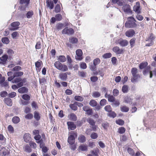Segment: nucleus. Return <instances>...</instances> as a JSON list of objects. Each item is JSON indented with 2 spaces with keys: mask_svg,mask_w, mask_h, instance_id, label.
I'll return each instance as SVG.
<instances>
[{
  "mask_svg": "<svg viewBox=\"0 0 156 156\" xmlns=\"http://www.w3.org/2000/svg\"><path fill=\"white\" fill-rule=\"evenodd\" d=\"M155 110H151L149 111L147 113V117L149 119L150 121L148 122V125H149L150 127H155L156 125L154 124L155 122V120L153 117L154 115V113Z\"/></svg>",
  "mask_w": 156,
  "mask_h": 156,
  "instance_id": "f257e3e1",
  "label": "nucleus"
},
{
  "mask_svg": "<svg viewBox=\"0 0 156 156\" xmlns=\"http://www.w3.org/2000/svg\"><path fill=\"white\" fill-rule=\"evenodd\" d=\"M30 0H20L19 4H20L19 8L20 11H25L28 8Z\"/></svg>",
  "mask_w": 156,
  "mask_h": 156,
  "instance_id": "f03ea898",
  "label": "nucleus"
},
{
  "mask_svg": "<svg viewBox=\"0 0 156 156\" xmlns=\"http://www.w3.org/2000/svg\"><path fill=\"white\" fill-rule=\"evenodd\" d=\"M70 135L68 137L67 141L69 144L73 145L74 144L75 139L77 136V134L76 132H70Z\"/></svg>",
  "mask_w": 156,
  "mask_h": 156,
  "instance_id": "7ed1b4c3",
  "label": "nucleus"
},
{
  "mask_svg": "<svg viewBox=\"0 0 156 156\" xmlns=\"http://www.w3.org/2000/svg\"><path fill=\"white\" fill-rule=\"evenodd\" d=\"M74 33V30L71 28L66 27L62 31V33L63 34H67L68 35H73Z\"/></svg>",
  "mask_w": 156,
  "mask_h": 156,
  "instance_id": "20e7f679",
  "label": "nucleus"
},
{
  "mask_svg": "<svg viewBox=\"0 0 156 156\" xmlns=\"http://www.w3.org/2000/svg\"><path fill=\"white\" fill-rule=\"evenodd\" d=\"M122 9L123 10L125 13H129L130 14H132L133 12L131 9V7L128 4L123 5H122Z\"/></svg>",
  "mask_w": 156,
  "mask_h": 156,
  "instance_id": "39448f33",
  "label": "nucleus"
},
{
  "mask_svg": "<svg viewBox=\"0 0 156 156\" xmlns=\"http://www.w3.org/2000/svg\"><path fill=\"white\" fill-rule=\"evenodd\" d=\"M125 26L128 28H134L137 27V24L131 20H128L126 22Z\"/></svg>",
  "mask_w": 156,
  "mask_h": 156,
  "instance_id": "423d86ee",
  "label": "nucleus"
},
{
  "mask_svg": "<svg viewBox=\"0 0 156 156\" xmlns=\"http://www.w3.org/2000/svg\"><path fill=\"white\" fill-rule=\"evenodd\" d=\"M20 24V23L18 21H16L10 24L11 27L9 28V30L12 31L17 30L19 28L18 26Z\"/></svg>",
  "mask_w": 156,
  "mask_h": 156,
  "instance_id": "0eeeda50",
  "label": "nucleus"
},
{
  "mask_svg": "<svg viewBox=\"0 0 156 156\" xmlns=\"http://www.w3.org/2000/svg\"><path fill=\"white\" fill-rule=\"evenodd\" d=\"M140 7L139 2H136V5H134L133 8V10L137 14H140L141 13V9H140Z\"/></svg>",
  "mask_w": 156,
  "mask_h": 156,
  "instance_id": "6e6552de",
  "label": "nucleus"
},
{
  "mask_svg": "<svg viewBox=\"0 0 156 156\" xmlns=\"http://www.w3.org/2000/svg\"><path fill=\"white\" fill-rule=\"evenodd\" d=\"M67 124L68 126V129L69 130H74L76 128V126L74 122L71 121L67 122Z\"/></svg>",
  "mask_w": 156,
  "mask_h": 156,
  "instance_id": "1a4fd4ad",
  "label": "nucleus"
},
{
  "mask_svg": "<svg viewBox=\"0 0 156 156\" xmlns=\"http://www.w3.org/2000/svg\"><path fill=\"white\" fill-rule=\"evenodd\" d=\"M7 55L5 54L0 57V64L5 65L8 61L7 59Z\"/></svg>",
  "mask_w": 156,
  "mask_h": 156,
  "instance_id": "9d476101",
  "label": "nucleus"
},
{
  "mask_svg": "<svg viewBox=\"0 0 156 156\" xmlns=\"http://www.w3.org/2000/svg\"><path fill=\"white\" fill-rule=\"evenodd\" d=\"M135 31L132 29H129L125 32V35L128 37H132L135 34Z\"/></svg>",
  "mask_w": 156,
  "mask_h": 156,
  "instance_id": "9b49d317",
  "label": "nucleus"
},
{
  "mask_svg": "<svg viewBox=\"0 0 156 156\" xmlns=\"http://www.w3.org/2000/svg\"><path fill=\"white\" fill-rule=\"evenodd\" d=\"M46 6L50 9H53L54 7V3L52 0H46Z\"/></svg>",
  "mask_w": 156,
  "mask_h": 156,
  "instance_id": "f8f14e48",
  "label": "nucleus"
},
{
  "mask_svg": "<svg viewBox=\"0 0 156 156\" xmlns=\"http://www.w3.org/2000/svg\"><path fill=\"white\" fill-rule=\"evenodd\" d=\"M112 51L113 52L117 54H120L123 52V50L122 49H120L119 47L118 46H115L112 48Z\"/></svg>",
  "mask_w": 156,
  "mask_h": 156,
  "instance_id": "ddd939ff",
  "label": "nucleus"
},
{
  "mask_svg": "<svg viewBox=\"0 0 156 156\" xmlns=\"http://www.w3.org/2000/svg\"><path fill=\"white\" fill-rule=\"evenodd\" d=\"M4 103L8 106H11L12 105V101L11 98H4Z\"/></svg>",
  "mask_w": 156,
  "mask_h": 156,
  "instance_id": "4468645a",
  "label": "nucleus"
},
{
  "mask_svg": "<svg viewBox=\"0 0 156 156\" xmlns=\"http://www.w3.org/2000/svg\"><path fill=\"white\" fill-rule=\"evenodd\" d=\"M18 91L20 94L27 93L28 91V89L25 87H22L18 90Z\"/></svg>",
  "mask_w": 156,
  "mask_h": 156,
  "instance_id": "2eb2a0df",
  "label": "nucleus"
},
{
  "mask_svg": "<svg viewBox=\"0 0 156 156\" xmlns=\"http://www.w3.org/2000/svg\"><path fill=\"white\" fill-rule=\"evenodd\" d=\"M35 64L36 70L37 69L39 70V71H40L41 65H43L42 61L40 60H39L38 61L35 62Z\"/></svg>",
  "mask_w": 156,
  "mask_h": 156,
  "instance_id": "dca6fc26",
  "label": "nucleus"
},
{
  "mask_svg": "<svg viewBox=\"0 0 156 156\" xmlns=\"http://www.w3.org/2000/svg\"><path fill=\"white\" fill-rule=\"evenodd\" d=\"M23 138L25 142L26 143L29 142L31 139V135L29 133H26L24 134Z\"/></svg>",
  "mask_w": 156,
  "mask_h": 156,
  "instance_id": "f3484780",
  "label": "nucleus"
},
{
  "mask_svg": "<svg viewBox=\"0 0 156 156\" xmlns=\"http://www.w3.org/2000/svg\"><path fill=\"white\" fill-rule=\"evenodd\" d=\"M55 67L59 70H61L62 69L63 64L59 61L55 62L54 64Z\"/></svg>",
  "mask_w": 156,
  "mask_h": 156,
  "instance_id": "a211bd4d",
  "label": "nucleus"
},
{
  "mask_svg": "<svg viewBox=\"0 0 156 156\" xmlns=\"http://www.w3.org/2000/svg\"><path fill=\"white\" fill-rule=\"evenodd\" d=\"M55 67L59 70H61L62 69L63 64L59 61L55 62L54 64Z\"/></svg>",
  "mask_w": 156,
  "mask_h": 156,
  "instance_id": "6ab92c4d",
  "label": "nucleus"
},
{
  "mask_svg": "<svg viewBox=\"0 0 156 156\" xmlns=\"http://www.w3.org/2000/svg\"><path fill=\"white\" fill-rule=\"evenodd\" d=\"M58 76L59 78L63 81H66L67 78V75H66V73H60Z\"/></svg>",
  "mask_w": 156,
  "mask_h": 156,
  "instance_id": "aec40b11",
  "label": "nucleus"
},
{
  "mask_svg": "<svg viewBox=\"0 0 156 156\" xmlns=\"http://www.w3.org/2000/svg\"><path fill=\"white\" fill-rule=\"evenodd\" d=\"M131 73L133 77H135V76H140L139 74H137L138 70L135 67L133 68L131 70Z\"/></svg>",
  "mask_w": 156,
  "mask_h": 156,
  "instance_id": "412c9836",
  "label": "nucleus"
},
{
  "mask_svg": "<svg viewBox=\"0 0 156 156\" xmlns=\"http://www.w3.org/2000/svg\"><path fill=\"white\" fill-rule=\"evenodd\" d=\"M148 63L147 62H142L139 65V67L140 69H143L148 66Z\"/></svg>",
  "mask_w": 156,
  "mask_h": 156,
  "instance_id": "4be33fe9",
  "label": "nucleus"
},
{
  "mask_svg": "<svg viewBox=\"0 0 156 156\" xmlns=\"http://www.w3.org/2000/svg\"><path fill=\"white\" fill-rule=\"evenodd\" d=\"M119 44L122 47L126 46L128 44V41L126 40H122L119 42Z\"/></svg>",
  "mask_w": 156,
  "mask_h": 156,
  "instance_id": "5701e85b",
  "label": "nucleus"
},
{
  "mask_svg": "<svg viewBox=\"0 0 156 156\" xmlns=\"http://www.w3.org/2000/svg\"><path fill=\"white\" fill-rule=\"evenodd\" d=\"M34 14L33 11L32 10L27 11L25 14V16L27 18L30 19L31 18Z\"/></svg>",
  "mask_w": 156,
  "mask_h": 156,
  "instance_id": "b1692460",
  "label": "nucleus"
},
{
  "mask_svg": "<svg viewBox=\"0 0 156 156\" xmlns=\"http://www.w3.org/2000/svg\"><path fill=\"white\" fill-rule=\"evenodd\" d=\"M79 141L81 143H84L86 141V137L82 134L80 135L78 138Z\"/></svg>",
  "mask_w": 156,
  "mask_h": 156,
  "instance_id": "393cba45",
  "label": "nucleus"
},
{
  "mask_svg": "<svg viewBox=\"0 0 156 156\" xmlns=\"http://www.w3.org/2000/svg\"><path fill=\"white\" fill-rule=\"evenodd\" d=\"M34 118L37 121H39L41 118L40 113L37 111H35L34 112Z\"/></svg>",
  "mask_w": 156,
  "mask_h": 156,
  "instance_id": "a878e982",
  "label": "nucleus"
},
{
  "mask_svg": "<svg viewBox=\"0 0 156 156\" xmlns=\"http://www.w3.org/2000/svg\"><path fill=\"white\" fill-rule=\"evenodd\" d=\"M107 115L108 116L113 118H115L117 116L115 112L112 111H111L108 113Z\"/></svg>",
  "mask_w": 156,
  "mask_h": 156,
  "instance_id": "bb28decb",
  "label": "nucleus"
},
{
  "mask_svg": "<svg viewBox=\"0 0 156 156\" xmlns=\"http://www.w3.org/2000/svg\"><path fill=\"white\" fill-rule=\"evenodd\" d=\"M111 1L113 4H117L119 6H122L123 4V2L120 0H111Z\"/></svg>",
  "mask_w": 156,
  "mask_h": 156,
  "instance_id": "cd10ccee",
  "label": "nucleus"
},
{
  "mask_svg": "<svg viewBox=\"0 0 156 156\" xmlns=\"http://www.w3.org/2000/svg\"><path fill=\"white\" fill-rule=\"evenodd\" d=\"M79 150L82 151H86L87 150V146L84 145H80Z\"/></svg>",
  "mask_w": 156,
  "mask_h": 156,
  "instance_id": "c85d7f7f",
  "label": "nucleus"
},
{
  "mask_svg": "<svg viewBox=\"0 0 156 156\" xmlns=\"http://www.w3.org/2000/svg\"><path fill=\"white\" fill-rule=\"evenodd\" d=\"M57 60L61 62H64L66 61V58L64 55H60L58 56Z\"/></svg>",
  "mask_w": 156,
  "mask_h": 156,
  "instance_id": "c756f323",
  "label": "nucleus"
},
{
  "mask_svg": "<svg viewBox=\"0 0 156 156\" xmlns=\"http://www.w3.org/2000/svg\"><path fill=\"white\" fill-rule=\"evenodd\" d=\"M69 40L70 43L73 44H77L78 42V39L76 37H71L69 38Z\"/></svg>",
  "mask_w": 156,
  "mask_h": 156,
  "instance_id": "7c9ffc66",
  "label": "nucleus"
},
{
  "mask_svg": "<svg viewBox=\"0 0 156 156\" xmlns=\"http://www.w3.org/2000/svg\"><path fill=\"white\" fill-rule=\"evenodd\" d=\"M13 75L15 77L21 76L23 74V73L21 71H17L13 73Z\"/></svg>",
  "mask_w": 156,
  "mask_h": 156,
  "instance_id": "2f4dec72",
  "label": "nucleus"
},
{
  "mask_svg": "<svg viewBox=\"0 0 156 156\" xmlns=\"http://www.w3.org/2000/svg\"><path fill=\"white\" fill-rule=\"evenodd\" d=\"M153 76L156 77V68H154L153 70L150 72V78H152Z\"/></svg>",
  "mask_w": 156,
  "mask_h": 156,
  "instance_id": "473e14b6",
  "label": "nucleus"
},
{
  "mask_svg": "<svg viewBox=\"0 0 156 156\" xmlns=\"http://www.w3.org/2000/svg\"><path fill=\"white\" fill-rule=\"evenodd\" d=\"M112 56V54L110 52H107L104 54L102 55L103 58L105 59L111 58Z\"/></svg>",
  "mask_w": 156,
  "mask_h": 156,
  "instance_id": "72a5a7b5",
  "label": "nucleus"
},
{
  "mask_svg": "<svg viewBox=\"0 0 156 156\" xmlns=\"http://www.w3.org/2000/svg\"><path fill=\"white\" fill-rule=\"evenodd\" d=\"M70 108L73 110L76 111L77 110L78 108L76 104L75 103V102L73 104H70L69 105Z\"/></svg>",
  "mask_w": 156,
  "mask_h": 156,
  "instance_id": "f704fd0d",
  "label": "nucleus"
},
{
  "mask_svg": "<svg viewBox=\"0 0 156 156\" xmlns=\"http://www.w3.org/2000/svg\"><path fill=\"white\" fill-rule=\"evenodd\" d=\"M20 120L19 117L15 116L13 117L12 119V122L14 124H17L20 122Z\"/></svg>",
  "mask_w": 156,
  "mask_h": 156,
  "instance_id": "c9c22d12",
  "label": "nucleus"
},
{
  "mask_svg": "<svg viewBox=\"0 0 156 156\" xmlns=\"http://www.w3.org/2000/svg\"><path fill=\"white\" fill-rule=\"evenodd\" d=\"M69 118L71 120L75 121L77 120V116L74 113H72L70 114Z\"/></svg>",
  "mask_w": 156,
  "mask_h": 156,
  "instance_id": "e433bc0d",
  "label": "nucleus"
},
{
  "mask_svg": "<svg viewBox=\"0 0 156 156\" xmlns=\"http://www.w3.org/2000/svg\"><path fill=\"white\" fill-rule=\"evenodd\" d=\"M89 104L91 106L94 107L97 105L98 103L95 100L92 99L90 101Z\"/></svg>",
  "mask_w": 156,
  "mask_h": 156,
  "instance_id": "4c0bfd02",
  "label": "nucleus"
},
{
  "mask_svg": "<svg viewBox=\"0 0 156 156\" xmlns=\"http://www.w3.org/2000/svg\"><path fill=\"white\" fill-rule=\"evenodd\" d=\"M2 42L5 44H8L10 42L9 40L8 37H3L1 40Z\"/></svg>",
  "mask_w": 156,
  "mask_h": 156,
  "instance_id": "58836bf2",
  "label": "nucleus"
},
{
  "mask_svg": "<svg viewBox=\"0 0 156 156\" xmlns=\"http://www.w3.org/2000/svg\"><path fill=\"white\" fill-rule=\"evenodd\" d=\"M122 91L124 93H126L128 91V87L127 85H124L122 87Z\"/></svg>",
  "mask_w": 156,
  "mask_h": 156,
  "instance_id": "ea45409f",
  "label": "nucleus"
},
{
  "mask_svg": "<svg viewBox=\"0 0 156 156\" xmlns=\"http://www.w3.org/2000/svg\"><path fill=\"white\" fill-rule=\"evenodd\" d=\"M24 151L26 152L30 153L32 151V149L30 146L27 144L24 147Z\"/></svg>",
  "mask_w": 156,
  "mask_h": 156,
  "instance_id": "a19ab883",
  "label": "nucleus"
},
{
  "mask_svg": "<svg viewBox=\"0 0 156 156\" xmlns=\"http://www.w3.org/2000/svg\"><path fill=\"white\" fill-rule=\"evenodd\" d=\"M22 98L24 100L27 101H29L30 99V96L27 94H25L22 95Z\"/></svg>",
  "mask_w": 156,
  "mask_h": 156,
  "instance_id": "79ce46f5",
  "label": "nucleus"
},
{
  "mask_svg": "<svg viewBox=\"0 0 156 156\" xmlns=\"http://www.w3.org/2000/svg\"><path fill=\"white\" fill-rule=\"evenodd\" d=\"M107 96L108 101L113 102V101H115V98L114 96L112 95H111L110 94H108Z\"/></svg>",
  "mask_w": 156,
  "mask_h": 156,
  "instance_id": "37998d69",
  "label": "nucleus"
},
{
  "mask_svg": "<svg viewBox=\"0 0 156 156\" xmlns=\"http://www.w3.org/2000/svg\"><path fill=\"white\" fill-rule=\"evenodd\" d=\"M120 110L122 112H128L129 108L126 106H123L120 107Z\"/></svg>",
  "mask_w": 156,
  "mask_h": 156,
  "instance_id": "c03bdc74",
  "label": "nucleus"
},
{
  "mask_svg": "<svg viewBox=\"0 0 156 156\" xmlns=\"http://www.w3.org/2000/svg\"><path fill=\"white\" fill-rule=\"evenodd\" d=\"M87 122L91 125L94 126L95 124V122L94 120L88 118L87 119Z\"/></svg>",
  "mask_w": 156,
  "mask_h": 156,
  "instance_id": "a18cd8bd",
  "label": "nucleus"
},
{
  "mask_svg": "<svg viewBox=\"0 0 156 156\" xmlns=\"http://www.w3.org/2000/svg\"><path fill=\"white\" fill-rule=\"evenodd\" d=\"M64 24L62 23H59L57 24L56 29L57 30H61L64 27Z\"/></svg>",
  "mask_w": 156,
  "mask_h": 156,
  "instance_id": "49530a36",
  "label": "nucleus"
},
{
  "mask_svg": "<svg viewBox=\"0 0 156 156\" xmlns=\"http://www.w3.org/2000/svg\"><path fill=\"white\" fill-rule=\"evenodd\" d=\"M33 118V115L31 113H27L25 115V118L28 120H30L32 119Z\"/></svg>",
  "mask_w": 156,
  "mask_h": 156,
  "instance_id": "de8ad7c7",
  "label": "nucleus"
},
{
  "mask_svg": "<svg viewBox=\"0 0 156 156\" xmlns=\"http://www.w3.org/2000/svg\"><path fill=\"white\" fill-rule=\"evenodd\" d=\"M116 124L120 126H122L124 124V121L122 119H118L115 121Z\"/></svg>",
  "mask_w": 156,
  "mask_h": 156,
  "instance_id": "09e8293b",
  "label": "nucleus"
},
{
  "mask_svg": "<svg viewBox=\"0 0 156 156\" xmlns=\"http://www.w3.org/2000/svg\"><path fill=\"white\" fill-rule=\"evenodd\" d=\"M101 62V60L99 58H96L94 59L93 61V64L96 66L97 65L99 64Z\"/></svg>",
  "mask_w": 156,
  "mask_h": 156,
  "instance_id": "8fccbe9b",
  "label": "nucleus"
},
{
  "mask_svg": "<svg viewBox=\"0 0 156 156\" xmlns=\"http://www.w3.org/2000/svg\"><path fill=\"white\" fill-rule=\"evenodd\" d=\"M113 103L112 104V105L113 107H117L119 105L120 103L119 100H115V101H113Z\"/></svg>",
  "mask_w": 156,
  "mask_h": 156,
  "instance_id": "3c124183",
  "label": "nucleus"
},
{
  "mask_svg": "<svg viewBox=\"0 0 156 156\" xmlns=\"http://www.w3.org/2000/svg\"><path fill=\"white\" fill-rule=\"evenodd\" d=\"M99 152V150L97 148L95 150H92L91 151V153L94 156H99L98 154Z\"/></svg>",
  "mask_w": 156,
  "mask_h": 156,
  "instance_id": "603ef678",
  "label": "nucleus"
},
{
  "mask_svg": "<svg viewBox=\"0 0 156 156\" xmlns=\"http://www.w3.org/2000/svg\"><path fill=\"white\" fill-rule=\"evenodd\" d=\"M80 68L82 69H84L87 68V65L86 64L83 62H81L80 64Z\"/></svg>",
  "mask_w": 156,
  "mask_h": 156,
  "instance_id": "864d4df0",
  "label": "nucleus"
},
{
  "mask_svg": "<svg viewBox=\"0 0 156 156\" xmlns=\"http://www.w3.org/2000/svg\"><path fill=\"white\" fill-rule=\"evenodd\" d=\"M101 94L98 91H94L93 93L92 96L94 98H97L101 96Z\"/></svg>",
  "mask_w": 156,
  "mask_h": 156,
  "instance_id": "5fc2aeb1",
  "label": "nucleus"
},
{
  "mask_svg": "<svg viewBox=\"0 0 156 156\" xmlns=\"http://www.w3.org/2000/svg\"><path fill=\"white\" fill-rule=\"evenodd\" d=\"M55 17L56 18L57 21H60L62 19V15L59 13H58L55 15Z\"/></svg>",
  "mask_w": 156,
  "mask_h": 156,
  "instance_id": "6e6d98bb",
  "label": "nucleus"
},
{
  "mask_svg": "<svg viewBox=\"0 0 156 156\" xmlns=\"http://www.w3.org/2000/svg\"><path fill=\"white\" fill-rule=\"evenodd\" d=\"M55 11L56 13H59L61 11V8L60 5L58 4H57L55 7Z\"/></svg>",
  "mask_w": 156,
  "mask_h": 156,
  "instance_id": "4d7b16f0",
  "label": "nucleus"
},
{
  "mask_svg": "<svg viewBox=\"0 0 156 156\" xmlns=\"http://www.w3.org/2000/svg\"><path fill=\"white\" fill-rule=\"evenodd\" d=\"M155 38V37L154 36V34L151 33L150 34V36L148 37V38L146 40V41H149V40L150 41H153V40H154Z\"/></svg>",
  "mask_w": 156,
  "mask_h": 156,
  "instance_id": "13d9d810",
  "label": "nucleus"
},
{
  "mask_svg": "<svg viewBox=\"0 0 156 156\" xmlns=\"http://www.w3.org/2000/svg\"><path fill=\"white\" fill-rule=\"evenodd\" d=\"M74 99L76 101H82L83 100V98L81 96L76 95L74 97Z\"/></svg>",
  "mask_w": 156,
  "mask_h": 156,
  "instance_id": "bf43d9fd",
  "label": "nucleus"
},
{
  "mask_svg": "<svg viewBox=\"0 0 156 156\" xmlns=\"http://www.w3.org/2000/svg\"><path fill=\"white\" fill-rule=\"evenodd\" d=\"M118 131L119 133L122 134L125 132L126 129L123 127H121L119 128Z\"/></svg>",
  "mask_w": 156,
  "mask_h": 156,
  "instance_id": "052dcab7",
  "label": "nucleus"
},
{
  "mask_svg": "<svg viewBox=\"0 0 156 156\" xmlns=\"http://www.w3.org/2000/svg\"><path fill=\"white\" fill-rule=\"evenodd\" d=\"M136 40V39L135 37L132 38L130 40L129 43L131 48H133L134 46V44L135 43Z\"/></svg>",
  "mask_w": 156,
  "mask_h": 156,
  "instance_id": "680f3d73",
  "label": "nucleus"
},
{
  "mask_svg": "<svg viewBox=\"0 0 156 156\" xmlns=\"http://www.w3.org/2000/svg\"><path fill=\"white\" fill-rule=\"evenodd\" d=\"M87 73L83 71L78 72L79 76L82 78H85L86 77V74Z\"/></svg>",
  "mask_w": 156,
  "mask_h": 156,
  "instance_id": "e2e57ef3",
  "label": "nucleus"
},
{
  "mask_svg": "<svg viewBox=\"0 0 156 156\" xmlns=\"http://www.w3.org/2000/svg\"><path fill=\"white\" fill-rule=\"evenodd\" d=\"M89 68L91 70L95 71L96 69V66L94 65V64H93L92 63H90L89 64Z\"/></svg>",
  "mask_w": 156,
  "mask_h": 156,
  "instance_id": "0e129e2a",
  "label": "nucleus"
},
{
  "mask_svg": "<svg viewBox=\"0 0 156 156\" xmlns=\"http://www.w3.org/2000/svg\"><path fill=\"white\" fill-rule=\"evenodd\" d=\"M31 105L33 108L36 109L38 108L37 103L35 101H32L31 103Z\"/></svg>",
  "mask_w": 156,
  "mask_h": 156,
  "instance_id": "69168bd1",
  "label": "nucleus"
},
{
  "mask_svg": "<svg viewBox=\"0 0 156 156\" xmlns=\"http://www.w3.org/2000/svg\"><path fill=\"white\" fill-rule=\"evenodd\" d=\"M22 69L21 67L19 66H15L12 69H11L12 71H19Z\"/></svg>",
  "mask_w": 156,
  "mask_h": 156,
  "instance_id": "338daca9",
  "label": "nucleus"
},
{
  "mask_svg": "<svg viewBox=\"0 0 156 156\" xmlns=\"http://www.w3.org/2000/svg\"><path fill=\"white\" fill-rule=\"evenodd\" d=\"M8 93L6 91H3L0 93V96L1 97L5 98L8 95Z\"/></svg>",
  "mask_w": 156,
  "mask_h": 156,
  "instance_id": "774afa93",
  "label": "nucleus"
}]
</instances>
